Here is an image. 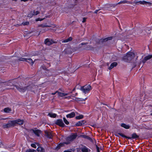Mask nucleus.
Wrapping results in <instances>:
<instances>
[{
    "instance_id": "nucleus-48",
    "label": "nucleus",
    "mask_w": 152,
    "mask_h": 152,
    "mask_svg": "<svg viewBox=\"0 0 152 152\" xmlns=\"http://www.w3.org/2000/svg\"><path fill=\"white\" fill-rule=\"evenodd\" d=\"M45 18H43L42 19H41L40 18H38L39 21H41L42 20L44 19Z\"/></svg>"
},
{
    "instance_id": "nucleus-44",
    "label": "nucleus",
    "mask_w": 152,
    "mask_h": 152,
    "mask_svg": "<svg viewBox=\"0 0 152 152\" xmlns=\"http://www.w3.org/2000/svg\"><path fill=\"white\" fill-rule=\"evenodd\" d=\"M41 68H42L43 69L45 70H47V68L45 66H42L41 67Z\"/></svg>"
},
{
    "instance_id": "nucleus-55",
    "label": "nucleus",
    "mask_w": 152,
    "mask_h": 152,
    "mask_svg": "<svg viewBox=\"0 0 152 152\" xmlns=\"http://www.w3.org/2000/svg\"><path fill=\"white\" fill-rule=\"evenodd\" d=\"M39 26H42V25L41 24V25H39Z\"/></svg>"
},
{
    "instance_id": "nucleus-42",
    "label": "nucleus",
    "mask_w": 152,
    "mask_h": 152,
    "mask_svg": "<svg viewBox=\"0 0 152 152\" xmlns=\"http://www.w3.org/2000/svg\"><path fill=\"white\" fill-rule=\"evenodd\" d=\"M88 44V43H81L80 45H87Z\"/></svg>"
},
{
    "instance_id": "nucleus-57",
    "label": "nucleus",
    "mask_w": 152,
    "mask_h": 152,
    "mask_svg": "<svg viewBox=\"0 0 152 152\" xmlns=\"http://www.w3.org/2000/svg\"><path fill=\"white\" fill-rule=\"evenodd\" d=\"M75 88H74L72 90L73 91H74L75 90Z\"/></svg>"
},
{
    "instance_id": "nucleus-9",
    "label": "nucleus",
    "mask_w": 152,
    "mask_h": 152,
    "mask_svg": "<svg viewBox=\"0 0 152 152\" xmlns=\"http://www.w3.org/2000/svg\"><path fill=\"white\" fill-rule=\"evenodd\" d=\"M45 43L46 45H50L53 43H55V42L52 39L47 38L45 39Z\"/></svg>"
},
{
    "instance_id": "nucleus-45",
    "label": "nucleus",
    "mask_w": 152,
    "mask_h": 152,
    "mask_svg": "<svg viewBox=\"0 0 152 152\" xmlns=\"http://www.w3.org/2000/svg\"><path fill=\"white\" fill-rule=\"evenodd\" d=\"M100 10V9H99V10H96L94 12V13H96V14L97 12L99 11Z\"/></svg>"
},
{
    "instance_id": "nucleus-8",
    "label": "nucleus",
    "mask_w": 152,
    "mask_h": 152,
    "mask_svg": "<svg viewBox=\"0 0 152 152\" xmlns=\"http://www.w3.org/2000/svg\"><path fill=\"white\" fill-rule=\"evenodd\" d=\"M56 125L64 127L65 126V124L64 123L62 120L61 119L57 120L55 122Z\"/></svg>"
},
{
    "instance_id": "nucleus-23",
    "label": "nucleus",
    "mask_w": 152,
    "mask_h": 152,
    "mask_svg": "<svg viewBox=\"0 0 152 152\" xmlns=\"http://www.w3.org/2000/svg\"><path fill=\"white\" fill-rule=\"evenodd\" d=\"M121 126L126 129H129L130 128V126L129 125H127L126 124L123 123L121 124Z\"/></svg>"
},
{
    "instance_id": "nucleus-51",
    "label": "nucleus",
    "mask_w": 152,
    "mask_h": 152,
    "mask_svg": "<svg viewBox=\"0 0 152 152\" xmlns=\"http://www.w3.org/2000/svg\"><path fill=\"white\" fill-rule=\"evenodd\" d=\"M64 152H72V151L69 150H66L64 151Z\"/></svg>"
},
{
    "instance_id": "nucleus-26",
    "label": "nucleus",
    "mask_w": 152,
    "mask_h": 152,
    "mask_svg": "<svg viewBox=\"0 0 152 152\" xmlns=\"http://www.w3.org/2000/svg\"><path fill=\"white\" fill-rule=\"evenodd\" d=\"M11 111V109L9 107H6L4 109V111L6 113H9Z\"/></svg>"
},
{
    "instance_id": "nucleus-16",
    "label": "nucleus",
    "mask_w": 152,
    "mask_h": 152,
    "mask_svg": "<svg viewBox=\"0 0 152 152\" xmlns=\"http://www.w3.org/2000/svg\"><path fill=\"white\" fill-rule=\"evenodd\" d=\"M140 4L142 5H146L148 4V6H151L152 3L150 2H148L145 1H142L140 2Z\"/></svg>"
},
{
    "instance_id": "nucleus-6",
    "label": "nucleus",
    "mask_w": 152,
    "mask_h": 152,
    "mask_svg": "<svg viewBox=\"0 0 152 152\" xmlns=\"http://www.w3.org/2000/svg\"><path fill=\"white\" fill-rule=\"evenodd\" d=\"M14 86L16 88L17 90L20 92H24L27 90V88L26 87V86L23 87L20 86H18L15 85Z\"/></svg>"
},
{
    "instance_id": "nucleus-2",
    "label": "nucleus",
    "mask_w": 152,
    "mask_h": 152,
    "mask_svg": "<svg viewBox=\"0 0 152 152\" xmlns=\"http://www.w3.org/2000/svg\"><path fill=\"white\" fill-rule=\"evenodd\" d=\"M135 56V55L134 53L129 52L123 57L122 59L125 62H129L133 59Z\"/></svg>"
},
{
    "instance_id": "nucleus-40",
    "label": "nucleus",
    "mask_w": 152,
    "mask_h": 152,
    "mask_svg": "<svg viewBox=\"0 0 152 152\" xmlns=\"http://www.w3.org/2000/svg\"><path fill=\"white\" fill-rule=\"evenodd\" d=\"M31 146L34 148H36V145L35 144V143H32L31 144Z\"/></svg>"
},
{
    "instance_id": "nucleus-34",
    "label": "nucleus",
    "mask_w": 152,
    "mask_h": 152,
    "mask_svg": "<svg viewBox=\"0 0 152 152\" xmlns=\"http://www.w3.org/2000/svg\"><path fill=\"white\" fill-rule=\"evenodd\" d=\"M140 1H134L133 2H132V4H134L135 5H138V3L140 4Z\"/></svg>"
},
{
    "instance_id": "nucleus-19",
    "label": "nucleus",
    "mask_w": 152,
    "mask_h": 152,
    "mask_svg": "<svg viewBox=\"0 0 152 152\" xmlns=\"http://www.w3.org/2000/svg\"><path fill=\"white\" fill-rule=\"evenodd\" d=\"M75 116V114L74 112H72L71 113L67 114L66 115V117L67 118H72L74 117Z\"/></svg>"
},
{
    "instance_id": "nucleus-39",
    "label": "nucleus",
    "mask_w": 152,
    "mask_h": 152,
    "mask_svg": "<svg viewBox=\"0 0 152 152\" xmlns=\"http://www.w3.org/2000/svg\"><path fill=\"white\" fill-rule=\"evenodd\" d=\"M118 4H111L109 5V6L110 7H115V6L117 5Z\"/></svg>"
},
{
    "instance_id": "nucleus-61",
    "label": "nucleus",
    "mask_w": 152,
    "mask_h": 152,
    "mask_svg": "<svg viewBox=\"0 0 152 152\" xmlns=\"http://www.w3.org/2000/svg\"><path fill=\"white\" fill-rule=\"evenodd\" d=\"M36 144H37V145H38V143H36Z\"/></svg>"
},
{
    "instance_id": "nucleus-15",
    "label": "nucleus",
    "mask_w": 152,
    "mask_h": 152,
    "mask_svg": "<svg viewBox=\"0 0 152 152\" xmlns=\"http://www.w3.org/2000/svg\"><path fill=\"white\" fill-rule=\"evenodd\" d=\"M72 39V37H70L67 39L65 40L62 39L61 41L62 43H66L71 41Z\"/></svg>"
},
{
    "instance_id": "nucleus-63",
    "label": "nucleus",
    "mask_w": 152,
    "mask_h": 152,
    "mask_svg": "<svg viewBox=\"0 0 152 152\" xmlns=\"http://www.w3.org/2000/svg\"><path fill=\"white\" fill-rule=\"evenodd\" d=\"M116 136H118V135H117V134H116Z\"/></svg>"
},
{
    "instance_id": "nucleus-35",
    "label": "nucleus",
    "mask_w": 152,
    "mask_h": 152,
    "mask_svg": "<svg viewBox=\"0 0 152 152\" xmlns=\"http://www.w3.org/2000/svg\"><path fill=\"white\" fill-rule=\"evenodd\" d=\"M36 151L34 149H28L27 150L26 152H36Z\"/></svg>"
},
{
    "instance_id": "nucleus-31",
    "label": "nucleus",
    "mask_w": 152,
    "mask_h": 152,
    "mask_svg": "<svg viewBox=\"0 0 152 152\" xmlns=\"http://www.w3.org/2000/svg\"><path fill=\"white\" fill-rule=\"evenodd\" d=\"M83 115H81L79 116H76L75 118L77 119H80L83 118Z\"/></svg>"
},
{
    "instance_id": "nucleus-28",
    "label": "nucleus",
    "mask_w": 152,
    "mask_h": 152,
    "mask_svg": "<svg viewBox=\"0 0 152 152\" xmlns=\"http://www.w3.org/2000/svg\"><path fill=\"white\" fill-rule=\"evenodd\" d=\"M58 94L60 96H63L68 95V94L60 92L58 91Z\"/></svg>"
},
{
    "instance_id": "nucleus-10",
    "label": "nucleus",
    "mask_w": 152,
    "mask_h": 152,
    "mask_svg": "<svg viewBox=\"0 0 152 152\" xmlns=\"http://www.w3.org/2000/svg\"><path fill=\"white\" fill-rule=\"evenodd\" d=\"M82 147L80 148L82 152H90L91 150L85 146L82 145Z\"/></svg>"
},
{
    "instance_id": "nucleus-20",
    "label": "nucleus",
    "mask_w": 152,
    "mask_h": 152,
    "mask_svg": "<svg viewBox=\"0 0 152 152\" xmlns=\"http://www.w3.org/2000/svg\"><path fill=\"white\" fill-rule=\"evenodd\" d=\"M127 3L128 4H132V3L131 2L129 1H126V0H124L121 1L117 3L118 4H125Z\"/></svg>"
},
{
    "instance_id": "nucleus-12",
    "label": "nucleus",
    "mask_w": 152,
    "mask_h": 152,
    "mask_svg": "<svg viewBox=\"0 0 152 152\" xmlns=\"http://www.w3.org/2000/svg\"><path fill=\"white\" fill-rule=\"evenodd\" d=\"M152 58V55H149L145 57L142 60V62L145 63L146 61Z\"/></svg>"
},
{
    "instance_id": "nucleus-37",
    "label": "nucleus",
    "mask_w": 152,
    "mask_h": 152,
    "mask_svg": "<svg viewBox=\"0 0 152 152\" xmlns=\"http://www.w3.org/2000/svg\"><path fill=\"white\" fill-rule=\"evenodd\" d=\"M26 87L27 88L26 90H31V86L30 85H29L28 86H26Z\"/></svg>"
},
{
    "instance_id": "nucleus-4",
    "label": "nucleus",
    "mask_w": 152,
    "mask_h": 152,
    "mask_svg": "<svg viewBox=\"0 0 152 152\" xmlns=\"http://www.w3.org/2000/svg\"><path fill=\"white\" fill-rule=\"evenodd\" d=\"M113 39L112 37H110L104 39H97L96 40V42L100 44L101 43H103L108 40H111Z\"/></svg>"
},
{
    "instance_id": "nucleus-13",
    "label": "nucleus",
    "mask_w": 152,
    "mask_h": 152,
    "mask_svg": "<svg viewBox=\"0 0 152 152\" xmlns=\"http://www.w3.org/2000/svg\"><path fill=\"white\" fill-rule=\"evenodd\" d=\"M14 123L15 125L17 124L19 125H22L23 124V120L20 119L14 120Z\"/></svg>"
},
{
    "instance_id": "nucleus-47",
    "label": "nucleus",
    "mask_w": 152,
    "mask_h": 152,
    "mask_svg": "<svg viewBox=\"0 0 152 152\" xmlns=\"http://www.w3.org/2000/svg\"><path fill=\"white\" fill-rule=\"evenodd\" d=\"M56 93H58V91H56L55 93H52L51 94L52 95H54L56 94Z\"/></svg>"
},
{
    "instance_id": "nucleus-33",
    "label": "nucleus",
    "mask_w": 152,
    "mask_h": 152,
    "mask_svg": "<svg viewBox=\"0 0 152 152\" xmlns=\"http://www.w3.org/2000/svg\"><path fill=\"white\" fill-rule=\"evenodd\" d=\"M24 26L28 25L29 24V23L28 21L23 22L22 23Z\"/></svg>"
},
{
    "instance_id": "nucleus-53",
    "label": "nucleus",
    "mask_w": 152,
    "mask_h": 152,
    "mask_svg": "<svg viewBox=\"0 0 152 152\" xmlns=\"http://www.w3.org/2000/svg\"><path fill=\"white\" fill-rule=\"evenodd\" d=\"M27 0H21V1H25H25H27Z\"/></svg>"
},
{
    "instance_id": "nucleus-36",
    "label": "nucleus",
    "mask_w": 152,
    "mask_h": 152,
    "mask_svg": "<svg viewBox=\"0 0 152 152\" xmlns=\"http://www.w3.org/2000/svg\"><path fill=\"white\" fill-rule=\"evenodd\" d=\"M63 120L64 122L66 124V125H68L69 124V122L67 121V120L65 118H63Z\"/></svg>"
},
{
    "instance_id": "nucleus-5",
    "label": "nucleus",
    "mask_w": 152,
    "mask_h": 152,
    "mask_svg": "<svg viewBox=\"0 0 152 152\" xmlns=\"http://www.w3.org/2000/svg\"><path fill=\"white\" fill-rule=\"evenodd\" d=\"M14 123V121H10L7 124L3 125V127L6 128L14 126L15 125Z\"/></svg>"
},
{
    "instance_id": "nucleus-11",
    "label": "nucleus",
    "mask_w": 152,
    "mask_h": 152,
    "mask_svg": "<svg viewBox=\"0 0 152 152\" xmlns=\"http://www.w3.org/2000/svg\"><path fill=\"white\" fill-rule=\"evenodd\" d=\"M45 135L50 139H52L53 137V134L50 132L45 131Z\"/></svg>"
},
{
    "instance_id": "nucleus-17",
    "label": "nucleus",
    "mask_w": 152,
    "mask_h": 152,
    "mask_svg": "<svg viewBox=\"0 0 152 152\" xmlns=\"http://www.w3.org/2000/svg\"><path fill=\"white\" fill-rule=\"evenodd\" d=\"M118 65L117 63L114 62L111 64L110 66L109 67L108 69L110 70L113 68L114 67H115Z\"/></svg>"
},
{
    "instance_id": "nucleus-18",
    "label": "nucleus",
    "mask_w": 152,
    "mask_h": 152,
    "mask_svg": "<svg viewBox=\"0 0 152 152\" xmlns=\"http://www.w3.org/2000/svg\"><path fill=\"white\" fill-rule=\"evenodd\" d=\"M80 137H83L85 139H87L90 141H92V139L90 137L86 135H80Z\"/></svg>"
},
{
    "instance_id": "nucleus-29",
    "label": "nucleus",
    "mask_w": 152,
    "mask_h": 152,
    "mask_svg": "<svg viewBox=\"0 0 152 152\" xmlns=\"http://www.w3.org/2000/svg\"><path fill=\"white\" fill-rule=\"evenodd\" d=\"M118 134L120 135V136H122L123 137H125L126 138L128 139H131L130 137H127V136L124 135V134H122L121 133H118Z\"/></svg>"
},
{
    "instance_id": "nucleus-38",
    "label": "nucleus",
    "mask_w": 152,
    "mask_h": 152,
    "mask_svg": "<svg viewBox=\"0 0 152 152\" xmlns=\"http://www.w3.org/2000/svg\"><path fill=\"white\" fill-rule=\"evenodd\" d=\"M32 15H37L38 14V11H34L32 13Z\"/></svg>"
},
{
    "instance_id": "nucleus-64",
    "label": "nucleus",
    "mask_w": 152,
    "mask_h": 152,
    "mask_svg": "<svg viewBox=\"0 0 152 152\" xmlns=\"http://www.w3.org/2000/svg\"><path fill=\"white\" fill-rule=\"evenodd\" d=\"M91 12H91H91H90V13H91Z\"/></svg>"
},
{
    "instance_id": "nucleus-22",
    "label": "nucleus",
    "mask_w": 152,
    "mask_h": 152,
    "mask_svg": "<svg viewBox=\"0 0 152 152\" xmlns=\"http://www.w3.org/2000/svg\"><path fill=\"white\" fill-rule=\"evenodd\" d=\"M132 137L131 139H137L139 137V136L137 135L136 133H134L132 134Z\"/></svg>"
},
{
    "instance_id": "nucleus-7",
    "label": "nucleus",
    "mask_w": 152,
    "mask_h": 152,
    "mask_svg": "<svg viewBox=\"0 0 152 152\" xmlns=\"http://www.w3.org/2000/svg\"><path fill=\"white\" fill-rule=\"evenodd\" d=\"M151 29L150 28H145L144 29V31H142L141 29H139L137 30V33L140 34V33H142V32L143 33V34H145V33H150V30Z\"/></svg>"
},
{
    "instance_id": "nucleus-46",
    "label": "nucleus",
    "mask_w": 152,
    "mask_h": 152,
    "mask_svg": "<svg viewBox=\"0 0 152 152\" xmlns=\"http://www.w3.org/2000/svg\"><path fill=\"white\" fill-rule=\"evenodd\" d=\"M86 21V18H83V20L82 21V22L83 23H84Z\"/></svg>"
},
{
    "instance_id": "nucleus-60",
    "label": "nucleus",
    "mask_w": 152,
    "mask_h": 152,
    "mask_svg": "<svg viewBox=\"0 0 152 152\" xmlns=\"http://www.w3.org/2000/svg\"><path fill=\"white\" fill-rule=\"evenodd\" d=\"M37 151H38V148H37Z\"/></svg>"
},
{
    "instance_id": "nucleus-32",
    "label": "nucleus",
    "mask_w": 152,
    "mask_h": 152,
    "mask_svg": "<svg viewBox=\"0 0 152 152\" xmlns=\"http://www.w3.org/2000/svg\"><path fill=\"white\" fill-rule=\"evenodd\" d=\"M26 58H21L17 59V60L18 61H26Z\"/></svg>"
},
{
    "instance_id": "nucleus-24",
    "label": "nucleus",
    "mask_w": 152,
    "mask_h": 152,
    "mask_svg": "<svg viewBox=\"0 0 152 152\" xmlns=\"http://www.w3.org/2000/svg\"><path fill=\"white\" fill-rule=\"evenodd\" d=\"M45 152V149L41 147L39 144V152Z\"/></svg>"
},
{
    "instance_id": "nucleus-25",
    "label": "nucleus",
    "mask_w": 152,
    "mask_h": 152,
    "mask_svg": "<svg viewBox=\"0 0 152 152\" xmlns=\"http://www.w3.org/2000/svg\"><path fill=\"white\" fill-rule=\"evenodd\" d=\"M94 48L91 45H88L85 48V49L87 50H93Z\"/></svg>"
},
{
    "instance_id": "nucleus-21",
    "label": "nucleus",
    "mask_w": 152,
    "mask_h": 152,
    "mask_svg": "<svg viewBox=\"0 0 152 152\" xmlns=\"http://www.w3.org/2000/svg\"><path fill=\"white\" fill-rule=\"evenodd\" d=\"M26 61L27 62L30 64L31 65H33L34 62L32 59L31 58H26Z\"/></svg>"
},
{
    "instance_id": "nucleus-43",
    "label": "nucleus",
    "mask_w": 152,
    "mask_h": 152,
    "mask_svg": "<svg viewBox=\"0 0 152 152\" xmlns=\"http://www.w3.org/2000/svg\"><path fill=\"white\" fill-rule=\"evenodd\" d=\"M33 15H32V13L31 14H28V16L29 17L31 18Z\"/></svg>"
},
{
    "instance_id": "nucleus-27",
    "label": "nucleus",
    "mask_w": 152,
    "mask_h": 152,
    "mask_svg": "<svg viewBox=\"0 0 152 152\" xmlns=\"http://www.w3.org/2000/svg\"><path fill=\"white\" fill-rule=\"evenodd\" d=\"M48 115L51 117L55 118L56 117L57 115L55 113H49L48 114Z\"/></svg>"
},
{
    "instance_id": "nucleus-1",
    "label": "nucleus",
    "mask_w": 152,
    "mask_h": 152,
    "mask_svg": "<svg viewBox=\"0 0 152 152\" xmlns=\"http://www.w3.org/2000/svg\"><path fill=\"white\" fill-rule=\"evenodd\" d=\"M77 136V133H74L66 137L65 138V142L59 144L56 147L57 149H59L60 148L64 146V144L68 145L72 142Z\"/></svg>"
},
{
    "instance_id": "nucleus-14",
    "label": "nucleus",
    "mask_w": 152,
    "mask_h": 152,
    "mask_svg": "<svg viewBox=\"0 0 152 152\" xmlns=\"http://www.w3.org/2000/svg\"><path fill=\"white\" fill-rule=\"evenodd\" d=\"M86 123V121L85 120H81L78 121L76 124V126H78L84 124Z\"/></svg>"
},
{
    "instance_id": "nucleus-56",
    "label": "nucleus",
    "mask_w": 152,
    "mask_h": 152,
    "mask_svg": "<svg viewBox=\"0 0 152 152\" xmlns=\"http://www.w3.org/2000/svg\"><path fill=\"white\" fill-rule=\"evenodd\" d=\"M1 144H2V143H0V147H1Z\"/></svg>"
},
{
    "instance_id": "nucleus-49",
    "label": "nucleus",
    "mask_w": 152,
    "mask_h": 152,
    "mask_svg": "<svg viewBox=\"0 0 152 152\" xmlns=\"http://www.w3.org/2000/svg\"><path fill=\"white\" fill-rule=\"evenodd\" d=\"M42 132L40 130H39V134H41Z\"/></svg>"
},
{
    "instance_id": "nucleus-54",
    "label": "nucleus",
    "mask_w": 152,
    "mask_h": 152,
    "mask_svg": "<svg viewBox=\"0 0 152 152\" xmlns=\"http://www.w3.org/2000/svg\"><path fill=\"white\" fill-rule=\"evenodd\" d=\"M36 21H38V18H37V19H36Z\"/></svg>"
},
{
    "instance_id": "nucleus-58",
    "label": "nucleus",
    "mask_w": 152,
    "mask_h": 152,
    "mask_svg": "<svg viewBox=\"0 0 152 152\" xmlns=\"http://www.w3.org/2000/svg\"><path fill=\"white\" fill-rule=\"evenodd\" d=\"M151 115H152V111H151Z\"/></svg>"
},
{
    "instance_id": "nucleus-41",
    "label": "nucleus",
    "mask_w": 152,
    "mask_h": 152,
    "mask_svg": "<svg viewBox=\"0 0 152 152\" xmlns=\"http://www.w3.org/2000/svg\"><path fill=\"white\" fill-rule=\"evenodd\" d=\"M75 100L77 101H83V100L81 99H80L76 98H75Z\"/></svg>"
},
{
    "instance_id": "nucleus-52",
    "label": "nucleus",
    "mask_w": 152,
    "mask_h": 152,
    "mask_svg": "<svg viewBox=\"0 0 152 152\" xmlns=\"http://www.w3.org/2000/svg\"><path fill=\"white\" fill-rule=\"evenodd\" d=\"M44 59H45V58H44V57L42 58H40V60H43Z\"/></svg>"
},
{
    "instance_id": "nucleus-62",
    "label": "nucleus",
    "mask_w": 152,
    "mask_h": 152,
    "mask_svg": "<svg viewBox=\"0 0 152 152\" xmlns=\"http://www.w3.org/2000/svg\"><path fill=\"white\" fill-rule=\"evenodd\" d=\"M77 94V93H76V94H75V95H76Z\"/></svg>"
},
{
    "instance_id": "nucleus-59",
    "label": "nucleus",
    "mask_w": 152,
    "mask_h": 152,
    "mask_svg": "<svg viewBox=\"0 0 152 152\" xmlns=\"http://www.w3.org/2000/svg\"><path fill=\"white\" fill-rule=\"evenodd\" d=\"M2 119V120H5V119H4V118H2V119Z\"/></svg>"
},
{
    "instance_id": "nucleus-50",
    "label": "nucleus",
    "mask_w": 152,
    "mask_h": 152,
    "mask_svg": "<svg viewBox=\"0 0 152 152\" xmlns=\"http://www.w3.org/2000/svg\"><path fill=\"white\" fill-rule=\"evenodd\" d=\"M96 148H97V150L98 151V152H99V148L97 146H96Z\"/></svg>"
},
{
    "instance_id": "nucleus-3",
    "label": "nucleus",
    "mask_w": 152,
    "mask_h": 152,
    "mask_svg": "<svg viewBox=\"0 0 152 152\" xmlns=\"http://www.w3.org/2000/svg\"><path fill=\"white\" fill-rule=\"evenodd\" d=\"M91 89V87L90 85H86L81 87V90L86 94L88 93Z\"/></svg>"
},
{
    "instance_id": "nucleus-30",
    "label": "nucleus",
    "mask_w": 152,
    "mask_h": 152,
    "mask_svg": "<svg viewBox=\"0 0 152 152\" xmlns=\"http://www.w3.org/2000/svg\"><path fill=\"white\" fill-rule=\"evenodd\" d=\"M31 131L32 132L34 133L36 135L38 136V130H34L31 129Z\"/></svg>"
}]
</instances>
